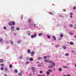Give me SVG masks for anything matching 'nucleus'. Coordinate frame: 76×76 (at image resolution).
<instances>
[{
	"label": "nucleus",
	"instance_id": "nucleus-1",
	"mask_svg": "<svg viewBox=\"0 0 76 76\" xmlns=\"http://www.w3.org/2000/svg\"><path fill=\"white\" fill-rule=\"evenodd\" d=\"M37 36V33H35L34 35L32 34L31 36V38H35Z\"/></svg>",
	"mask_w": 76,
	"mask_h": 76
},
{
	"label": "nucleus",
	"instance_id": "nucleus-2",
	"mask_svg": "<svg viewBox=\"0 0 76 76\" xmlns=\"http://www.w3.org/2000/svg\"><path fill=\"white\" fill-rule=\"evenodd\" d=\"M48 67L49 68V69H51L52 68H53V66H52L51 65H49L48 66Z\"/></svg>",
	"mask_w": 76,
	"mask_h": 76
},
{
	"label": "nucleus",
	"instance_id": "nucleus-3",
	"mask_svg": "<svg viewBox=\"0 0 76 76\" xmlns=\"http://www.w3.org/2000/svg\"><path fill=\"white\" fill-rule=\"evenodd\" d=\"M5 70L6 72H9V70H8V69H7V68L6 67L5 68Z\"/></svg>",
	"mask_w": 76,
	"mask_h": 76
},
{
	"label": "nucleus",
	"instance_id": "nucleus-4",
	"mask_svg": "<svg viewBox=\"0 0 76 76\" xmlns=\"http://www.w3.org/2000/svg\"><path fill=\"white\" fill-rule=\"evenodd\" d=\"M34 54H35V52L34 51H32L31 53V56H33L32 55H34Z\"/></svg>",
	"mask_w": 76,
	"mask_h": 76
},
{
	"label": "nucleus",
	"instance_id": "nucleus-5",
	"mask_svg": "<svg viewBox=\"0 0 76 76\" xmlns=\"http://www.w3.org/2000/svg\"><path fill=\"white\" fill-rule=\"evenodd\" d=\"M11 31H14V26H11Z\"/></svg>",
	"mask_w": 76,
	"mask_h": 76
},
{
	"label": "nucleus",
	"instance_id": "nucleus-6",
	"mask_svg": "<svg viewBox=\"0 0 76 76\" xmlns=\"http://www.w3.org/2000/svg\"><path fill=\"white\" fill-rule=\"evenodd\" d=\"M48 71V72H49L50 73H51L52 72H53V70L51 69H49Z\"/></svg>",
	"mask_w": 76,
	"mask_h": 76
},
{
	"label": "nucleus",
	"instance_id": "nucleus-7",
	"mask_svg": "<svg viewBox=\"0 0 76 76\" xmlns=\"http://www.w3.org/2000/svg\"><path fill=\"white\" fill-rule=\"evenodd\" d=\"M0 63H3L4 62V60L3 59H1L0 60Z\"/></svg>",
	"mask_w": 76,
	"mask_h": 76
},
{
	"label": "nucleus",
	"instance_id": "nucleus-8",
	"mask_svg": "<svg viewBox=\"0 0 76 76\" xmlns=\"http://www.w3.org/2000/svg\"><path fill=\"white\" fill-rule=\"evenodd\" d=\"M69 35H73V33L71 31L69 32Z\"/></svg>",
	"mask_w": 76,
	"mask_h": 76
},
{
	"label": "nucleus",
	"instance_id": "nucleus-9",
	"mask_svg": "<svg viewBox=\"0 0 76 76\" xmlns=\"http://www.w3.org/2000/svg\"><path fill=\"white\" fill-rule=\"evenodd\" d=\"M38 66L39 67H40V66H42V63H41L40 64H38Z\"/></svg>",
	"mask_w": 76,
	"mask_h": 76
},
{
	"label": "nucleus",
	"instance_id": "nucleus-10",
	"mask_svg": "<svg viewBox=\"0 0 76 76\" xmlns=\"http://www.w3.org/2000/svg\"><path fill=\"white\" fill-rule=\"evenodd\" d=\"M27 53L29 54V53H31V50H30V49H28L27 50Z\"/></svg>",
	"mask_w": 76,
	"mask_h": 76
},
{
	"label": "nucleus",
	"instance_id": "nucleus-11",
	"mask_svg": "<svg viewBox=\"0 0 76 76\" xmlns=\"http://www.w3.org/2000/svg\"><path fill=\"white\" fill-rule=\"evenodd\" d=\"M14 72L15 73H17L18 72V70L17 69H15L14 70Z\"/></svg>",
	"mask_w": 76,
	"mask_h": 76
},
{
	"label": "nucleus",
	"instance_id": "nucleus-12",
	"mask_svg": "<svg viewBox=\"0 0 76 76\" xmlns=\"http://www.w3.org/2000/svg\"><path fill=\"white\" fill-rule=\"evenodd\" d=\"M1 67H4V65L3 64H1L0 65Z\"/></svg>",
	"mask_w": 76,
	"mask_h": 76
},
{
	"label": "nucleus",
	"instance_id": "nucleus-13",
	"mask_svg": "<svg viewBox=\"0 0 76 76\" xmlns=\"http://www.w3.org/2000/svg\"><path fill=\"white\" fill-rule=\"evenodd\" d=\"M22 42V41H21V40H19L17 42L18 43V44H20V42Z\"/></svg>",
	"mask_w": 76,
	"mask_h": 76
},
{
	"label": "nucleus",
	"instance_id": "nucleus-14",
	"mask_svg": "<svg viewBox=\"0 0 76 76\" xmlns=\"http://www.w3.org/2000/svg\"><path fill=\"white\" fill-rule=\"evenodd\" d=\"M29 60L30 61H33V58H30L29 59Z\"/></svg>",
	"mask_w": 76,
	"mask_h": 76
},
{
	"label": "nucleus",
	"instance_id": "nucleus-15",
	"mask_svg": "<svg viewBox=\"0 0 76 76\" xmlns=\"http://www.w3.org/2000/svg\"><path fill=\"white\" fill-rule=\"evenodd\" d=\"M58 70L59 71V72H61L62 71V69L59 68L58 69Z\"/></svg>",
	"mask_w": 76,
	"mask_h": 76
},
{
	"label": "nucleus",
	"instance_id": "nucleus-16",
	"mask_svg": "<svg viewBox=\"0 0 76 76\" xmlns=\"http://www.w3.org/2000/svg\"><path fill=\"white\" fill-rule=\"evenodd\" d=\"M70 45H73V42H70Z\"/></svg>",
	"mask_w": 76,
	"mask_h": 76
},
{
	"label": "nucleus",
	"instance_id": "nucleus-17",
	"mask_svg": "<svg viewBox=\"0 0 76 76\" xmlns=\"http://www.w3.org/2000/svg\"><path fill=\"white\" fill-rule=\"evenodd\" d=\"M42 59V58H41V57H39L38 58V60H41Z\"/></svg>",
	"mask_w": 76,
	"mask_h": 76
},
{
	"label": "nucleus",
	"instance_id": "nucleus-18",
	"mask_svg": "<svg viewBox=\"0 0 76 76\" xmlns=\"http://www.w3.org/2000/svg\"><path fill=\"white\" fill-rule=\"evenodd\" d=\"M44 61V62H47V63H48V62H49V61H48V60H45Z\"/></svg>",
	"mask_w": 76,
	"mask_h": 76
},
{
	"label": "nucleus",
	"instance_id": "nucleus-19",
	"mask_svg": "<svg viewBox=\"0 0 76 76\" xmlns=\"http://www.w3.org/2000/svg\"><path fill=\"white\" fill-rule=\"evenodd\" d=\"M10 42L11 45H13V41H12V40L10 41Z\"/></svg>",
	"mask_w": 76,
	"mask_h": 76
},
{
	"label": "nucleus",
	"instance_id": "nucleus-20",
	"mask_svg": "<svg viewBox=\"0 0 76 76\" xmlns=\"http://www.w3.org/2000/svg\"><path fill=\"white\" fill-rule=\"evenodd\" d=\"M31 69L32 70H34L35 69V67L33 66L31 67Z\"/></svg>",
	"mask_w": 76,
	"mask_h": 76
},
{
	"label": "nucleus",
	"instance_id": "nucleus-21",
	"mask_svg": "<svg viewBox=\"0 0 76 76\" xmlns=\"http://www.w3.org/2000/svg\"><path fill=\"white\" fill-rule=\"evenodd\" d=\"M12 25H15V22L14 21H12Z\"/></svg>",
	"mask_w": 76,
	"mask_h": 76
},
{
	"label": "nucleus",
	"instance_id": "nucleus-22",
	"mask_svg": "<svg viewBox=\"0 0 76 76\" xmlns=\"http://www.w3.org/2000/svg\"><path fill=\"white\" fill-rule=\"evenodd\" d=\"M49 63H53V61H49Z\"/></svg>",
	"mask_w": 76,
	"mask_h": 76
},
{
	"label": "nucleus",
	"instance_id": "nucleus-23",
	"mask_svg": "<svg viewBox=\"0 0 76 76\" xmlns=\"http://www.w3.org/2000/svg\"><path fill=\"white\" fill-rule=\"evenodd\" d=\"M52 65H53V66H55L56 65V64H55V63H54V62H52Z\"/></svg>",
	"mask_w": 76,
	"mask_h": 76
},
{
	"label": "nucleus",
	"instance_id": "nucleus-24",
	"mask_svg": "<svg viewBox=\"0 0 76 76\" xmlns=\"http://www.w3.org/2000/svg\"><path fill=\"white\" fill-rule=\"evenodd\" d=\"M69 26L70 27V28H72L73 27V25L72 24H70L69 25Z\"/></svg>",
	"mask_w": 76,
	"mask_h": 76
},
{
	"label": "nucleus",
	"instance_id": "nucleus-25",
	"mask_svg": "<svg viewBox=\"0 0 76 76\" xmlns=\"http://www.w3.org/2000/svg\"><path fill=\"white\" fill-rule=\"evenodd\" d=\"M12 22H10L9 23V25L10 26H12Z\"/></svg>",
	"mask_w": 76,
	"mask_h": 76
},
{
	"label": "nucleus",
	"instance_id": "nucleus-26",
	"mask_svg": "<svg viewBox=\"0 0 76 76\" xmlns=\"http://www.w3.org/2000/svg\"><path fill=\"white\" fill-rule=\"evenodd\" d=\"M18 76H22V74L21 73H19L18 74Z\"/></svg>",
	"mask_w": 76,
	"mask_h": 76
},
{
	"label": "nucleus",
	"instance_id": "nucleus-27",
	"mask_svg": "<svg viewBox=\"0 0 76 76\" xmlns=\"http://www.w3.org/2000/svg\"><path fill=\"white\" fill-rule=\"evenodd\" d=\"M42 35V33H40L38 34L39 36H41Z\"/></svg>",
	"mask_w": 76,
	"mask_h": 76
},
{
	"label": "nucleus",
	"instance_id": "nucleus-28",
	"mask_svg": "<svg viewBox=\"0 0 76 76\" xmlns=\"http://www.w3.org/2000/svg\"><path fill=\"white\" fill-rule=\"evenodd\" d=\"M9 67L10 68L12 69V64H10L9 65Z\"/></svg>",
	"mask_w": 76,
	"mask_h": 76
},
{
	"label": "nucleus",
	"instance_id": "nucleus-29",
	"mask_svg": "<svg viewBox=\"0 0 76 76\" xmlns=\"http://www.w3.org/2000/svg\"><path fill=\"white\" fill-rule=\"evenodd\" d=\"M60 37H61V38H63V35L62 34H61L60 35Z\"/></svg>",
	"mask_w": 76,
	"mask_h": 76
},
{
	"label": "nucleus",
	"instance_id": "nucleus-30",
	"mask_svg": "<svg viewBox=\"0 0 76 76\" xmlns=\"http://www.w3.org/2000/svg\"><path fill=\"white\" fill-rule=\"evenodd\" d=\"M69 55H70V54H69V53H67L65 54V56H69Z\"/></svg>",
	"mask_w": 76,
	"mask_h": 76
},
{
	"label": "nucleus",
	"instance_id": "nucleus-31",
	"mask_svg": "<svg viewBox=\"0 0 76 76\" xmlns=\"http://www.w3.org/2000/svg\"><path fill=\"white\" fill-rule=\"evenodd\" d=\"M63 68H65V69H67L68 68V66H63Z\"/></svg>",
	"mask_w": 76,
	"mask_h": 76
},
{
	"label": "nucleus",
	"instance_id": "nucleus-32",
	"mask_svg": "<svg viewBox=\"0 0 76 76\" xmlns=\"http://www.w3.org/2000/svg\"><path fill=\"white\" fill-rule=\"evenodd\" d=\"M44 59H47V57L46 56H45L43 57Z\"/></svg>",
	"mask_w": 76,
	"mask_h": 76
},
{
	"label": "nucleus",
	"instance_id": "nucleus-33",
	"mask_svg": "<svg viewBox=\"0 0 76 76\" xmlns=\"http://www.w3.org/2000/svg\"><path fill=\"white\" fill-rule=\"evenodd\" d=\"M63 49H64V50H65V49H66V46H63Z\"/></svg>",
	"mask_w": 76,
	"mask_h": 76
},
{
	"label": "nucleus",
	"instance_id": "nucleus-34",
	"mask_svg": "<svg viewBox=\"0 0 76 76\" xmlns=\"http://www.w3.org/2000/svg\"><path fill=\"white\" fill-rule=\"evenodd\" d=\"M70 15H71V16H73V14L72 12H71L70 13Z\"/></svg>",
	"mask_w": 76,
	"mask_h": 76
},
{
	"label": "nucleus",
	"instance_id": "nucleus-35",
	"mask_svg": "<svg viewBox=\"0 0 76 76\" xmlns=\"http://www.w3.org/2000/svg\"><path fill=\"white\" fill-rule=\"evenodd\" d=\"M60 46L59 45H56V47H59Z\"/></svg>",
	"mask_w": 76,
	"mask_h": 76
},
{
	"label": "nucleus",
	"instance_id": "nucleus-36",
	"mask_svg": "<svg viewBox=\"0 0 76 76\" xmlns=\"http://www.w3.org/2000/svg\"><path fill=\"white\" fill-rule=\"evenodd\" d=\"M19 27H17L16 28V29L17 31H19Z\"/></svg>",
	"mask_w": 76,
	"mask_h": 76
},
{
	"label": "nucleus",
	"instance_id": "nucleus-37",
	"mask_svg": "<svg viewBox=\"0 0 76 76\" xmlns=\"http://www.w3.org/2000/svg\"><path fill=\"white\" fill-rule=\"evenodd\" d=\"M53 38L54 40H56V37H55V36H53Z\"/></svg>",
	"mask_w": 76,
	"mask_h": 76
},
{
	"label": "nucleus",
	"instance_id": "nucleus-38",
	"mask_svg": "<svg viewBox=\"0 0 76 76\" xmlns=\"http://www.w3.org/2000/svg\"><path fill=\"white\" fill-rule=\"evenodd\" d=\"M1 70H4V68L3 67L1 68Z\"/></svg>",
	"mask_w": 76,
	"mask_h": 76
},
{
	"label": "nucleus",
	"instance_id": "nucleus-39",
	"mask_svg": "<svg viewBox=\"0 0 76 76\" xmlns=\"http://www.w3.org/2000/svg\"><path fill=\"white\" fill-rule=\"evenodd\" d=\"M73 10H76V7H73Z\"/></svg>",
	"mask_w": 76,
	"mask_h": 76
},
{
	"label": "nucleus",
	"instance_id": "nucleus-40",
	"mask_svg": "<svg viewBox=\"0 0 76 76\" xmlns=\"http://www.w3.org/2000/svg\"><path fill=\"white\" fill-rule=\"evenodd\" d=\"M47 37L49 39H50V36H49V35H48Z\"/></svg>",
	"mask_w": 76,
	"mask_h": 76
},
{
	"label": "nucleus",
	"instance_id": "nucleus-41",
	"mask_svg": "<svg viewBox=\"0 0 76 76\" xmlns=\"http://www.w3.org/2000/svg\"><path fill=\"white\" fill-rule=\"evenodd\" d=\"M3 41V39L2 38H0V42H2Z\"/></svg>",
	"mask_w": 76,
	"mask_h": 76
},
{
	"label": "nucleus",
	"instance_id": "nucleus-42",
	"mask_svg": "<svg viewBox=\"0 0 76 76\" xmlns=\"http://www.w3.org/2000/svg\"><path fill=\"white\" fill-rule=\"evenodd\" d=\"M22 58H23L22 56H20V57H19L20 59H22Z\"/></svg>",
	"mask_w": 76,
	"mask_h": 76
},
{
	"label": "nucleus",
	"instance_id": "nucleus-43",
	"mask_svg": "<svg viewBox=\"0 0 76 76\" xmlns=\"http://www.w3.org/2000/svg\"><path fill=\"white\" fill-rule=\"evenodd\" d=\"M26 64H29V62L28 61H27L26 62Z\"/></svg>",
	"mask_w": 76,
	"mask_h": 76
},
{
	"label": "nucleus",
	"instance_id": "nucleus-44",
	"mask_svg": "<svg viewBox=\"0 0 76 76\" xmlns=\"http://www.w3.org/2000/svg\"><path fill=\"white\" fill-rule=\"evenodd\" d=\"M3 28L4 29H5V30H6V29H7V28H6V27L5 26H4L3 27Z\"/></svg>",
	"mask_w": 76,
	"mask_h": 76
},
{
	"label": "nucleus",
	"instance_id": "nucleus-45",
	"mask_svg": "<svg viewBox=\"0 0 76 76\" xmlns=\"http://www.w3.org/2000/svg\"><path fill=\"white\" fill-rule=\"evenodd\" d=\"M28 36H30L31 35V34L29 33H28Z\"/></svg>",
	"mask_w": 76,
	"mask_h": 76
},
{
	"label": "nucleus",
	"instance_id": "nucleus-46",
	"mask_svg": "<svg viewBox=\"0 0 76 76\" xmlns=\"http://www.w3.org/2000/svg\"><path fill=\"white\" fill-rule=\"evenodd\" d=\"M46 74L47 75H49V72L48 71L46 72Z\"/></svg>",
	"mask_w": 76,
	"mask_h": 76
},
{
	"label": "nucleus",
	"instance_id": "nucleus-47",
	"mask_svg": "<svg viewBox=\"0 0 76 76\" xmlns=\"http://www.w3.org/2000/svg\"><path fill=\"white\" fill-rule=\"evenodd\" d=\"M42 73H43L42 71H40V73L42 74Z\"/></svg>",
	"mask_w": 76,
	"mask_h": 76
},
{
	"label": "nucleus",
	"instance_id": "nucleus-48",
	"mask_svg": "<svg viewBox=\"0 0 76 76\" xmlns=\"http://www.w3.org/2000/svg\"><path fill=\"white\" fill-rule=\"evenodd\" d=\"M71 76V75L70 74H68L66 75V76Z\"/></svg>",
	"mask_w": 76,
	"mask_h": 76
},
{
	"label": "nucleus",
	"instance_id": "nucleus-49",
	"mask_svg": "<svg viewBox=\"0 0 76 76\" xmlns=\"http://www.w3.org/2000/svg\"><path fill=\"white\" fill-rule=\"evenodd\" d=\"M49 13L50 15H53V14L51 12H50Z\"/></svg>",
	"mask_w": 76,
	"mask_h": 76
},
{
	"label": "nucleus",
	"instance_id": "nucleus-50",
	"mask_svg": "<svg viewBox=\"0 0 76 76\" xmlns=\"http://www.w3.org/2000/svg\"><path fill=\"white\" fill-rule=\"evenodd\" d=\"M70 17L71 18H73V16L72 15H71L70 16Z\"/></svg>",
	"mask_w": 76,
	"mask_h": 76
},
{
	"label": "nucleus",
	"instance_id": "nucleus-51",
	"mask_svg": "<svg viewBox=\"0 0 76 76\" xmlns=\"http://www.w3.org/2000/svg\"><path fill=\"white\" fill-rule=\"evenodd\" d=\"M4 76H7V75L6 74H4Z\"/></svg>",
	"mask_w": 76,
	"mask_h": 76
},
{
	"label": "nucleus",
	"instance_id": "nucleus-52",
	"mask_svg": "<svg viewBox=\"0 0 76 76\" xmlns=\"http://www.w3.org/2000/svg\"><path fill=\"white\" fill-rule=\"evenodd\" d=\"M64 12H66V9H64Z\"/></svg>",
	"mask_w": 76,
	"mask_h": 76
},
{
	"label": "nucleus",
	"instance_id": "nucleus-53",
	"mask_svg": "<svg viewBox=\"0 0 76 76\" xmlns=\"http://www.w3.org/2000/svg\"><path fill=\"white\" fill-rule=\"evenodd\" d=\"M39 63V61H37V64H38V63Z\"/></svg>",
	"mask_w": 76,
	"mask_h": 76
},
{
	"label": "nucleus",
	"instance_id": "nucleus-54",
	"mask_svg": "<svg viewBox=\"0 0 76 76\" xmlns=\"http://www.w3.org/2000/svg\"><path fill=\"white\" fill-rule=\"evenodd\" d=\"M74 38H76V35H75V36H74Z\"/></svg>",
	"mask_w": 76,
	"mask_h": 76
},
{
	"label": "nucleus",
	"instance_id": "nucleus-55",
	"mask_svg": "<svg viewBox=\"0 0 76 76\" xmlns=\"http://www.w3.org/2000/svg\"><path fill=\"white\" fill-rule=\"evenodd\" d=\"M29 75H30V76H32V74H29Z\"/></svg>",
	"mask_w": 76,
	"mask_h": 76
},
{
	"label": "nucleus",
	"instance_id": "nucleus-56",
	"mask_svg": "<svg viewBox=\"0 0 76 76\" xmlns=\"http://www.w3.org/2000/svg\"><path fill=\"white\" fill-rule=\"evenodd\" d=\"M75 51L74 50H73L72 51V53H73V52H74Z\"/></svg>",
	"mask_w": 76,
	"mask_h": 76
},
{
	"label": "nucleus",
	"instance_id": "nucleus-57",
	"mask_svg": "<svg viewBox=\"0 0 76 76\" xmlns=\"http://www.w3.org/2000/svg\"><path fill=\"white\" fill-rule=\"evenodd\" d=\"M37 76H42V75H37Z\"/></svg>",
	"mask_w": 76,
	"mask_h": 76
},
{
	"label": "nucleus",
	"instance_id": "nucleus-58",
	"mask_svg": "<svg viewBox=\"0 0 76 76\" xmlns=\"http://www.w3.org/2000/svg\"><path fill=\"white\" fill-rule=\"evenodd\" d=\"M47 57H48V58H50V56H47Z\"/></svg>",
	"mask_w": 76,
	"mask_h": 76
},
{
	"label": "nucleus",
	"instance_id": "nucleus-59",
	"mask_svg": "<svg viewBox=\"0 0 76 76\" xmlns=\"http://www.w3.org/2000/svg\"><path fill=\"white\" fill-rule=\"evenodd\" d=\"M31 20H30V19H29L28 20V21H30Z\"/></svg>",
	"mask_w": 76,
	"mask_h": 76
},
{
	"label": "nucleus",
	"instance_id": "nucleus-60",
	"mask_svg": "<svg viewBox=\"0 0 76 76\" xmlns=\"http://www.w3.org/2000/svg\"><path fill=\"white\" fill-rule=\"evenodd\" d=\"M34 25L35 26H36V24H34Z\"/></svg>",
	"mask_w": 76,
	"mask_h": 76
},
{
	"label": "nucleus",
	"instance_id": "nucleus-61",
	"mask_svg": "<svg viewBox=\"0 0 76 76\" xmlns=\"http://www.w3.org/2000/svg\"><path fill=\"white\" fill-rule=\"evenodd\" d=\"M63 76H66V75H64Z\"/></svg>",
	"mask_w": 76,
	"mask_h": 76
},
{
	"label": "nucleus",
	"instance_id": "nucleus-62",
	"mask_svg": "<svg viewBox=\"0 0 76 76\" xmlns=\"http://www.w3.org/2000/svg\"><path fill=\"white\" fill-rule=\"evenodd\" d=\"M75 67H76V64H75Z\"/></svg>",
	"mask_w": 76,
	"mask_h": 76
},
{
	"label": "nucleus",
	"instance_id": "nucleus-63",
	"mask_svg": "<svg viewBox=\"0 0 76 76\" xmlns=\"http://www.w3.org/2000/svg\"><path fill=\"white\" fill-rule=\"evenodd\" d=\"M75 28V29H76V28Z\"/></svg>",
	"mask_w": 76,
	"mask_h": 76
},
{
	"label": "nucleus",
	"instance_id": "nucleus-64",
	"mask_svg": "<svg viewBox=\"0 0 76 76\" xmlns=\"http://www.w3.org/2000/svg\"><path fill=\"white\" fill-rule=\"evenodd\" d=\"M15 45H16V44H15Z\"/></svg>",
	"mask_w": 76,
	"mask_h": 76
}]
</instances>
